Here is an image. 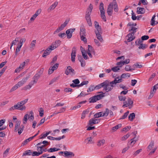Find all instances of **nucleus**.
<instances>
[{"label": "nucleus", "mask_w": 158, "mask_h": 158, "mask_svg": "<svg viewBox=\"0 0 158 158\" xmlns=\"http://www.w3.org/2000/svg\"><path fill=\"white\" fill-rule=\"evenodd\" d=\"M36 44V40H33L31 44L30 49H33L35 47Z\"/></svg>", "instance_id": "obj_44"}, {"label": "nucleus", "mask_w": 158, "mask_h": 158, "mask_svg": "<svg viewBox=\"0 0 158 158\" xmlns=\"http://www.w3.org/2000/svg\"><path fill=\"white\" fill-rule=\"evenodd\" d=\"M103 112H100L96 113L94 115V117L95 118H97L99 117H102V114Z\"/></svg>", "instance_id": "obj_37"}, {"label": "nucleus", "mask_w": 158, "mask_h": 158, "mask_svg": "<svg viewBox=\"0 0 158 158\" xmlns=\"http://www.w3.org/2000/svg\"><path fill=\"white\" fill-rule=\"evenodd\" d=\"M20 123L21 122L19 121L17 122L15 128V132L18 131L19 135H20L22 133L24 127L23 125H20Z\"/></svg>", "instance_id": "obj_4"}, {"label": "nucleus", "mask_w": 158, "mask_h": 158, "mask_svg": "<svg viewBox=\"0 0 158 158\" xmlns=\"http://www.w3.org/2000/svg\"><path fill=\"white\" fill-rule=\"evenodd\" d=\"M33 139V137H31L25 140L22 143L23 145L26 144L28 142L32 140Z\"/></svg>", "instance_id": "obj_32"}, {"label": "nucleus", "mask_w": 158, "mask_h": 158, "mask_svg": "<svg viewBox=\"0 0 158 158\" xmlns=\"http://www.w3.org/2000/svg\"><path fill=\"white\" fill-rule=\"evenodd\" d=\"M88 81H84L80 84L78 85V87H81L83 85H87L88 84Z\"/></svg>", "instance_id": "obj_49"}, {"label": "nucleus", "mask_w": 158, "mask_h": 158, "mask_svg": "<svg viewBox=\"0 0 158 158\" xmlns=\"http://www.w3.org/2000/svg\"><path fill=\"white\" fill-rule=\"evenodd\" d=\"M25 65L22 63H21L19 67L17 68L15 70V73H19L25 67Z\"/></svg>", "instance_id": "obj_17"}, {"label": "nucleus", "mask_w": 158, "mask_h": 158, "mask_svg": "<svg viewBox=\"0 0 158 158\" xmlns=\"http://www.w3.org/2000/svg\"><path fill=\"white\" fill-rule=\"evenodd\" d=\"M66 33L67 34V38L68 39H69L71 38L72 36V33L69 32V30H67L66 31Z\"/></svg>", "instance_id": "obj_46"}, {"label": "nucleus", "mask_w": 158, "mask_h": 158, "mask_svg": "<svg viewBox=\"0 0 158 158\" xmlns=\"http://www.w3.org/2000/svg\"><path fill=\"white\" fill-rule=\"evenodd\" d=\"M40 75H39L38 73L36 74L33 77V80L36 81V82H37L38 79L40 77Z\"/></svg>", "instance_id": "obj_35"}, {"label": "nucleus", "mask_w": 158, "mask_h": 158, "mask_svg": "<svg viewBox=\"0 0 158 158\" xmlns=\"http://www.w3.org/2000/svg\"><path fill=\"white\" fill-rule=\"evenodd\" d=\"M105 140L104 139H102L98 141L97 143V145L98 147L102 146L105 143Z\"/></svg>", "instance_id": "obj_27"}, {"label": "nucleus", "mask_w": 158, "mask_h": 158, "mask_svg": "<svg viewBox=\"0 0 158 158\" xmlns=\"http://www.w3.org/2000/svg\"><path fill=\"white\" fill-rule=\"evenodd\" d=\"M80 36H86L85 30L83 27L80 28Z\"/></svg>", "instance_id": "obj_24"}, {"label": "nucleus", "mask_w": 158, "mask_h": 158, "mask_svg": "<svg viewBox=\"0 0 158 158\" xmlns=\"http://www.w3.org/2000/svg\"><path fill=\"white\" fill-rule=\"evenodd\" d=\"M58 47V45H56L55 42L54 43H53L49 48L52 50H53L56 49Z\"/></svg>", "instance_id": "obj_38"}, {"label": "nucleus", "mask_w": 158, "mask_h": 158, "mask_svg": "<svg viewBox=\"0 0 158 158\" xmlns=\"http://www.w3.org/2000/svg\"><path fill=\"white\" fill-rule=\"evenodd\" d=\"M60 150V149L56 148H51L48 149L47 151L49 152H53L58 151Z\"/></svg>", "instance_id": "obj_29"}, {"label": "nucleus", "mask_w": 158, "mask_h": 158, "mask_svg": "<svg viewBox=\"0 0 158 158\" xmlns=\"http://www.w3.org/2000/svg\"><path fill=\"white\" fill-rule=\"evenodd\" d=\"M143 43V41L142 40L139 39L135 41V44L136 45H139Z\"/></svg>", "instance_id": "obj_53"}, {"label": "nucleus", "mask_w": 158, "mask_h": 158, "mask_svg": "<svg viewBox=\"0 0 158 158\" xmlns=\"http://www.w3.org/2000/svg\"><path fill=\"white\" fill-rule=\"evenodd\" d=\"M147 47V46L145 44H143L142 43L139 45L138 48L139 49H144Z\"/></svg>", "instance_id": "obj_41"}, {"label": "nucleus", "mask_w": 158, "mask_h": 158, "mask_svg": "<svg viewBox=\"0 0 158 158\" xmlns=\"http://www.w3.org/2000/svg\"><path fill=\"white\" fill-rule=\"evenodd\" d=\"M102 93V94H100L98 95H95L89 99V102L90 103H94L96 102L98 100H99L102 99V98L104 97L105 93H103V92H99L98 93Z\"/></svg>", "instance_id": "obj_3"}, {"label": "nucleus", "mask_w": 158, "mask_h": 158, "mask_svg": "<svg viewBox=\"0 0 158 158\" xmlns=\"http://www.w3.org/2000/svg\"><path fill=\"white\" fill-rule=\"evenodd\" d=\"M101 120V118L95 119V118H92L89 120L88 125L92 126L93 124H98L100 122Z\"/></svg>", "instance_id": "obj_9"}, {"label": "nucleus", "mask_w": 158, "mask_h": 158, "mask_svg": "<svg viewBox=\"0 0 158 158\" xmlns=\"http://www.w3.org/2000/svg\"><path fill=\"white\" fill-rule=\"evenodd\" d=\"M69 19H66L64 23L63 24L61 25L59 27L61 29V30H62L67 25V24L69 23Z\"/></svg>", "instance_id": "obj_26"}, {"label": "nucleus", "mask_w": 158, "mask_h": 158, "mask_svg": "<svg viewBox=\"0 0 158 158\" xmlns=\"http://www.w3.org/2000/svg\"><path fill=\"white\" fill-rule=\"evenodd\" d=\"M32 152L30 150H28L24 152L22 155L23 156H24L27 155L30 156L32 155Z\"/></svg>", "instance_id": "obj_36"}, {"label": "nucleus", "mask_w": 158, "mask_h": 158, "mask_svg": "<svg viewBox=\"0 0 158 158\" xmlns=\"http://www.w3.org/2000/svg\"><path fill=\"white\" fill-rule=\"evenodd\" d=\"M28 100V99H25L24 100L21 101V102H18V103L19 104V106L20 107L25 106H23V105L27 102Z\"/></svg>", "instance_id": "obj_30"}, {"label": "nucleus", "mask_w": 158, "mask_h": 158, "mask_svg": "<svg viewBox=\"0 0 158 158\" xmlns=\"http://www.w3.org/2000/svg\"><path fill=\"white\" fill-rule=\"evenodd\" d=\"M28 116V114H26L24 116L23 119V123L24 124H26L27 121V117Z\"/></svg>", "instance_id": "obj_47"}, {"label": "nucleus", "mask_w": 158, "mask_h": 158, "mask_svg": "<svg viewBox=\"0 0 158 158\" xmlns=\"http://www.w3.org/2000/svg\"><path fill=\"white\" fill-rule=\"evenodd\" d=\"M101 32V31H95L97 39L100 41V42H102L103 41V39L101 35L100 34V32Z\"/></svg>", "instance_id": "obj_18"}, {"label": "nucleus", "mask_w": 158, "mask_h": 158, "mask_svg": "<svg viewBox=\"0 0 158 158\" xmlns=\"http://www.w3.org/2000/svg\"><path fill=\"white\" fill-rule=\"evenodd\" d=\"M133 34L130 33L127 35V36L128 39H127V41L128 42H130L133 40L135 38V37L134 36Z\"/></svg>", "instance_id": "obj_21"}, {"label": "nucleus", "mask_w": 158, "mask_h": 158, "mask_svg": "<svg viewBox=\"0 0 158 158\" xmlns=\"http://www.w3.org/2000/svg\"><path fill=\"white\" fill-rule=\"evenodd\" d=\"M85 142L87 143H94L93 141L92 140V138L91 137H88L85 140Z\"/></svg>", "instance_id": "obj_33"}, {"label": "nucleus", "mask_w": 158, "mask_h": 158, "mask_svg": "<svg viewBox=\"0 0 158 158\" xmlns=\"http://www.w3.org/2000/svg\"><path fill=\"white\" fill-rule=\"evenodd\" d=\"M125 70L126 71H129L133 70H134V69L132 68H131L130 65H127L126 66L125 68Z\"/></svg>", "instance_id": "obj_43"}, {"label": "nucleus", "mask_w": 158, "mask_h": 158, "mask_svg": "<svg viewBox=\"0 0 158 158\" xmlns=\"http://www.w3.org/2000/svg\"><path fill=\"white\" fill-rule=\"evenodd\" d=\"M93 9V6L91 4H90L86 12L85 18L88 25L89 26H91L92 24L90 15L91 14Z\"/></svg>", "instance_id": "obj_2"}, {"label": "nucleus", "mask_w": 158, "mask_h": 158, "mask_svg": "<svg viewBox=\"0 0 158 158\" xmlns=\"http://www.w3.org/2000/svg\"><path fill=\"white\" fill-rule=\"evenodd\" d=\"M121 124H118V125H117L116 126L113 127L112 128V130L114 131H116L118 128H120L121 127Z\"/></svg>", "instance_id": "obj_50"}, {"label": "nucleus", "mask_w": 158, "mask_h": 158, "mask_svg": "<svg viewBox=\"0 0 158 158\" xmlns=\"http://www.w3.org/2000/svg\"><path fill=\"white\" fill-rule=\"evenodd\" d=\"M10 149L9 148H7L4 152L3 154V157H6Z\"/></svg>", "instance_id": "obj_54"}, {"label": "nucleus", "mask_w": 158, "mask_h": 158, "mask_svg": "<svg viewBox=\"0 0 158 158\" xmlns=\"http://www.w3.org/2000/svg\"><path fill=\"white\" fill-rule=\"evenodd\" d=\"M133 101L131 100L130 98H127V102L125 101L123 102V105L122 106L123 107H128L129 108H131L133 106Z\"/></svg>", "instance_id": "obj_7"}, {"label": "nucleus", "mask_w": 158, "mask_h": 158, "mask_svg": "<svg viewBox=\"0 0 158 158\" xmlns=\"http://www.w3.org/2000/svg\"><path fill=\"white\" fill-rule=\"evenodd\" d=\"M113 4L112 2L110 3L107 9V13L109 16H111L113 12Z\"/></svg>", "instance_id": "obj_12"}, {"label": "nucleus", "mask_w": 158, "mask_h": 158, "mask_svg": "<svg viewBox=\"0 0 158 158\" xmlns=\"http://www.w3.org/2000/svg\"><path fill=\"white\" fill-rule=\"evenodd\" d=\"M155 93L154 91L151 90L150 93V94L148 97V99H150L151 98L153 97Z\"/></svg>", "instance_id": "obj_63"}, {"label": "nucleus", "mask_w": 158, "mask_h": 158, "mask_svg": "<svg viewBox=\"0 0 158 158\" xmlns=\"http://www.w3.org/2000/svg\"><path fill=\"white\" fill-rule=\"evenodd\" d=\"M135 114L134 113H131L128 116V119L131 121H132L135 118Z\"/></svg>", "instance_id": "obj_31"}, {"label": "nucleus", "mask_w": 158, "mask_h": 158, "mask_svg": "<svg viewBox=\"0 0 158 158\" xmlns=\"http://www.w3.org/2000/svg\"><path fill=\"white\" fill-rule=\"evenodd\" d=\"M65 73L67 75L70 74L71 76H73L75 74V72L74 70L70 66H69L67 67Z\"/></svg>", "instance_id": "obj_8"}, {"label": "nucleus", "mask_w": 158, "mask_h": 158, "mask_svg": "<svg viewBox=\"0 0 158 158\" xmlns=\"http://www.w3.org/2000/svg\"><path fill=\"white\" fill-rule=\"evenodd\" d=\"M145 12V10L143 8L138 7L137 8V12L138 14H143Z\"/></svg>", "instance_id": "obj_23"}, {"label": "nucleus", "mask_w": 158, "mask_h": 158, "mask_svg": "<svg viewBox=\"0 0 158 158\" xmlns=\"http://www.w3.org/2000/svg\"><path fill=\"white\" fill-rule=\"evenodd\" d=\"M48 138L51 140H61V139H64L65 138V136L63 135L61 137H54L52 136H48Z\"/></svg>", "instance_id": "obj_16"}, {"label": "nucleus", "mask_w": 158, "mask_h": 158, "mask_svg": "<svg viewBox=\"0 0 158 158\" xmlns=\"http://www.w3.org/2000/svg\"><path fill=\"white\" fill-rule=\"evenodd\" d=\"M88 112L87 111H83L81 114V118L82 119H84L85 117L86 114H88Z\"/></svg>", "instance_id": "obj_56"}, {"label": "nucleus", "mask_w": 158, "mask_h": 158, "mask_svg": "<svg viewBox=\"0 0 158 158\" xmlns=\"http://www.w3.org/2000/svg\"><path fill=\"white\" fill-rule=\"evenodd\" d=\"M99 9L101 13V16L102 19L104 21H106V18L105 15V11L104 9V4L102 2L100 3Z\"/></svg>", "instance_id": "obj_6"}, {"label": "nucleus", "mask_w": 158, "mask_h": 158, "mask_svg": "<svg viewBox=\"0 0 158 158\" xmlns=\"http://www.w3.org/2000/svg\"><path fill=\"white\" fill-rule=\"evenodd\" d=\"M76 51V48L75 47H73L72 49V52L71 54V60L73 62L75 61Z\"/></svg>", "instance_id": "obj_11"}, {"label": "nucleus", "mask_w": 158, "mask_h": 158, "mask_svg": "<svg viewBox=\"0 0 158 158\" xmlns=\"http://www.w3.org/2000/svg\"><path fill=\"white\" fill-rule=\"evenodd\" d=\"M135 137L134 138L131 139V145L132 146H133V145L137 141V139H135Z\"/></svg>", "instance_id": "obj_59"}, {"label": "nucleus", "mask_w": 158, "mask_h": 158, "mask_svg": "<svg viewBox=\"0 0 158 158\" xmlns=\"http://www.w3.org/2000/svg\"><path fill=\"white\" fill-rule=\"evenodd\" d=\"M132 13H131V15H132V17H131V18H132V19L133 20H135L136 19V18H137V16H136L135 15V14L133 12V10H132Z\"/></svg>", "instance_id": "obj_64"}, {"label": "nucleus", "mask_w": 158, "mask_h": 158, "mask_svg": "<svg viewBox=\"0 0 158 158\" xmlns=\"http://www.w3.org/2000/svg\"><path fill=\"white\" fill-rule=\"evenodd\" d=\"M104 81L103 82H102L99 84L98 85H96L95 87V89H98L101 88L102 87H103L104 88Z\"/></svg>", "instance_id": "obj_40"}, {"label": "nucleus", "mask_w": 158, "mask_h": 158, "mask_svg": "<svg viewBox=\"0 0 158 158\" xmlns=\"http://www.w3.org/2000/svg\"><path fill=\"white\" fill-rule=\"evenodd\" d=\"M82 55L85 60H87L88 59V57L87 56V55L86 53L85 52H84L82 51H81Z\"/></svg>", "instance_id": "obj_61"}, {"label": "nucleus", "mask_w": 158, "mask_h": 158, "mask_svg": "<svg viewBox=\"0 0 158 158\" xmlns=\"http://www.w3.org/2000/svg\"><path fill=\"white\" fill-rule=\"evenodd\" d=\"M129 113V111H127V112L125 113L124 115H123L121 117L120 119H124L125 118H126L128 115V114Z\"/></svg>", "instance_id": "obj_52"}, {"label": "nucleus", "mask_w": 158, "mask_h": 158, "mask_svg": "<svg viewBox=\"0 0 158 158\" xmlns=\"http://www.w3.org/2000/svg\"><path fill=\"white\" fill-rule=\"evenodd\" d=\"M112 4H113V7H114V10L116 12H118V5L117 4L116 0H113Z\"/></svg>", "instance_id": "obj_22"}, {"label": "nucleus", "mask_w": 158, "mask_h": 158, "mask_svg": "<svg viewBox=\"0 0 158 158\" xmlns=\"http://www.w3.org/2000/svg\"><path fill=\"white\" fill-rule=\"evenodd\" d=\"M130 136V135L129 134H127L125 135H124L121 138L122 140H125L127 139Z\"/></svg>", "instance_id": "obj_55"}, {"label": "nucleus", "mask_w": 158, "mask_h": 158, "mask_svg": "<svg viewBox=\"0 0 158 158\" xmlns=\"http://www.w3.org/2000/svg\"><path fill=\"white\" fill-rule=\"evenodd\" d=\"M59 77H54L53 79H52L50 82L49 85H51L54 82H55L57 80H58L59 79Z\"/></svg>", "instance_id": "obj_42"}, {"label": "nucleus", "mask_w": 158, "mask_h": 158, "mask_svg": "<svg viewBox=\"0 0 158 158\" xmlns=\"http://www.w3.org/2000/svg\"><path fill=\"white\" fill-rule=\"evenodd\" d=\"M59 64L56 63L52 67H51L48 71V74H50L52 73L54 70H56L58 67Z\"/></svg>", "instance_id": "obj_14"}, {"label": "nucleus", "mask_w": 158, "mask_h": 158, "mask_svg": "<svg viewBox=\"0 0 158 158\" xmlns=\"http://www.w3.org/2000/svg\"><path fill=\"white\" fill-rule=\"evenodd\" d=\"M43 153V151H40L39 152H37L36 151H34L33 153H32V156H38L40 155Z\"/></svg>", "instance_id": "obj_39"}, {"label": "nucleus", "mask_w": 158, "mask_h": 158, "mask_svg": "<svg viewBox=\"0 0 158 158\" xmlns=\"http://www.w3.org/2000/svg\"><path fill=\"white\" fill-rule=\"evenodd\" d=\"M119 69V67L118 66L114 67L111 69V70L114 72H116Z\"/></svg>", "instance_id": "obj_58"}, {"label": "nucleus", "mask_w": 158, "mask_h": 158, "mask_svg": "<svg viewBox=\"0 0 158 158\" xmlns=\"http://www.w3.org/2000/svg\"><path fill=\"white\" fill-rule=\"evenodd\" d=\"M119 100L120 101H123L125 102V101L126 97L125 96H123L121 94L118 97Z\"/></svg>", "instance_id": "obj_45"}, {"label": "nucleus", "mask_w": 158, "mask_h": 158, "mask_svg": "<svg viewBox=\"0 0 158 158\" xmlns=\"http://www.w3.org/2000/svg\"><path fill=\"white\" fill-rule=\"evenodd\" d=\"M95 89V87H94L93 86L91 85L88 88L87 91V92L89 93L90 92H91L93 91Z\"/></svg>", "instance_id": "obj_48"}, {"label": "nucleus", "mask_w": 158, "mask_h": 158, "mask_svg": "<svg viewBox=\"0 0 158 158\" xmlns=\"http://www.w3.org/2000/svg\"><path fill=\"white\" fill-rule=\"evenodd\" d=\"M58 2H56L48 9V12H50L51 11L53 10L57 5Z\"/></svg>", "instance_id": "obj_20"}, {"label": "nucleus", "mask_w": 158, "mask_h": 158, "mask_svg": "<svg viewBox=\"0 0 158 158\" xmlns=\"http://www.w3.org/2000/svg\"><path fill=\"white\" fill-rule=\"evenodd\" d=\"M29 77V76L27 77L23 78L21 81L18 82L16 84L18 87H19L22 86L26 82Z\"/></svg>", "instance_id": "obj_13"}, {"label": "nucleus", "mask_w": 158, "mask_h": 158, "mask_svg": "<svg viewBox=\"0 0 158 158\" xmlns=\"http://www.w3.org/2000/svg\"><path fill=\"white\" fill-rule=\"evenodd\" d=\"M94 23L95 28L96 29V30L95 31H101V27L99 26L98 23L96 21H95L94 22Z\"/></svg>", "instance_id": "obj_34"}, {"label": "nucleus", "mask_w": 158, "mask_h": 158, "mask_svg": "<svg viewBox=\"0 0 158 158\" xmlns=\"http://www.w3.org/2000/svg\"><path fill=\"white\" fill-rule=\"evenodd\" d=\"M18 42L19 40H18V38H16L12 42L11 44V46H12L13 45H15L16 43Z\"/></svg>", "instance_id": "obj_60"}, {"label": "nucleus", "mask_w": 158, "mask_h": 158, "mask_svg": "<svg viewBox=\"0 0 158 158\" xmlns=\"http://www.w3.org/2000/svg\"><path fill=\"white\" fill-rule=\"evenodd\" d=\"M158 22L156 21H155V20L151 19V25L152 26H154L157 24Z\"/></svg>", "instance_id": "obj_51"}, {"label": "nucleus", "mask_w": 158, "mask_h": 158, "mask_svg": "<svg viewBox=\"0 0 158 158\" xmlns=\"http://www.w3.org/2000/svg\"><path fill=\"white\" fill-rule=\"evenodd\" d=\"M122 79H119V77H116L114 81L109 82L108 80L104 81V90L106 92L111 91L114 87L116 86V84L122 81Z\"/></svg>", "instance_id": "obj_1"}, {"label": "nucleus", "mask_w": 158, "mask_h": 158, "mask_svg": "<svg viewBox=\"0 0 158 158\" xmlns=\"http://www.w3.org/2000/svg\"><path fill=\"white\" fill-rule=\"evenodd\" d=\"M28 119L31 121H33L34 119V116L33 115V113L32 111H31L29 112V114H28Z\"/></svg>", "instance_id": "obj_25"}, {"label": "nucleus", "mask_w": 158, "mask_h": 158, "mask_svg": "<svg viewBox=\"0 0 158 158\" xmlns=\"http://www.w3.org/2000/svg\"><path fill=\"white\" fill-rule=\"evenodd\" d=\"M154 142L153 141H151L150 142L149 144L148 145L147 147V151H149L152 150V151L149 153V155H152V154L154 153L156 150L157 148L155 147L154 148Z\"/></svg>", "instance_id": "obj_5"}, {"label": "nucleus", "mask_w": 158, "mask_h": 158, "mask_svg": "<svg viewBox=\"0 0 158 158\" xmlns=\"http://www.w3.org/2000/svg\"><path fill=\"white\" fill-rule=\"evenodd\" d=\"M18 87H18L17 84H16L10 90V92H11L15 91V90H16Z\"/></svg>", "instance_id": "obj_62"}, {"label": "nucleus", "mask_w": 158, "mask_h": 158, "mask_svg": "<svg viewBox=\"0 0 158 158\" xmlns=\"http://www.w3.org/2000/svg\"><path fill=\"white\" fill-rule=\"evenodd\" d=\"M119 87L120 88H121L124 90L128 89V88L126 86L122 84L119 85Z\"/></svg>", "instance_id": "obj_57"}, {"label": "nucleus", "mask_w": 158, "mask_h": 158, "mask_svg": "<svg viewBox=\"0 0 158 158\" xmlns=\"http://www.w3.org/2000/svg\"><path fill=\"white\" fill-rule=\"evenodd\" d=\"M137 29L138 28L135 27H131L130 28L129 31L131 32L130 33L134 35L135 33L136 32Z\"/></svg>", "instance_id": "obj_28"}, {"label": "nucleus", "mask_w": 158, "mask_h": 158, "mask_svg": "<svg viewBox=\"0 0 158 158\" xmlns=\"http://www.w3.org/2000/svg\"><path fill=\"white\" fill-rule=\"evenodd\" d=\"M65 156L68 158H71L74 156V154L72 152L67 151H64V152Z\"/></svg>", "instance_id": "obj_15"}, {"label": "nucleus", "mask_w": 158, "mask_h": 158, "mask_svg": "<svg viewBox=\"0 0 158 158\" xmlns=\"http://www.w3.org/2000/svg\"><path fill=\"white\" fill-rule=\"evenodd\" d=\"M52 50L49 47L44 51V52L42 55V57L45 58L46 56L49 54Z\"/></svg>", "instance_id": "obj_19"}, {"label": "nucleus", "mask_w": 158, "mask_h": 158, "mask_svg": "<svg viewBox=\"0 0 158 158\" xmlns=\"http://www.w3.org/2000/svg\"><path fill=\"white\" fill-rule=\"evenodd\" d=\"M26 108V106H23L22 107H20L19 104L17 103L16 105L12 106L10 108V110H14L15 109L18 110H25Z\"/></svg>", "instance_id": "obj_10"}]
</instances>
